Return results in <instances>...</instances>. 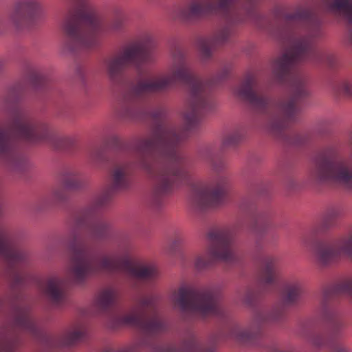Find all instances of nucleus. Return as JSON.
I'll return each mask as SVG.
<instances>
[{
    "label": "nucleus",
    "mask_w": 352,
    "mask_h": 352,
    "mask_svg": "<svg viewBox=\"0 0 352 352\" xmlns=\"http://www.w3.org/2000/svg\"><path fill=\"white\" fill-rule=\"evenodd\" d=\"M194 75L184 53L177 49L166 74L129 82L122 87L118 116L126 120L153 121L149 137L134 144L136 166L153 180L157 206L189 178L188 164L178 150L201 115L213 109L210 87Z\"/></svg>",
    "instance_id": "nucleus-1"
},
{
    "label": "nucleus",
    "mask_w": 352,
    "mask_h": 352,
    "mask_svg": "<svg viewBox=\"0 0 352 352\" xmlns=\"http://www.w3.org/2000/svg\"><path fill=\"white\" fill-rule=\"evenodd\" d=\"M281 23L274 34L283 42H289L290 47L274 60L272 69L277 82H288L292 97L274 102L263 91L256 76L252 74L247 75L234 88L233 92L248 102L255 111L267 114V127L275 136L290 144L303 145L309 142V133L287 134L285 131L289 123L296 120L299 111L297 100L309 95L307 78L296 69L295 66L310 63L333 67L336 58L333 54L316 48L315 39L321 35V21L310 8H298L294 13L285 14L281 19Z\"/></svg>",
    "instance_id": "nucleus-2"
},
{
    "label": "nucleus",
    "mask_w": 352,
    "mask_h": 352,
    "mask_svg": "<svg viewBox=\"0 0 352 352\" xmlns=\"http://www.w3.org/2000/svg\"><path fill=\"white\" fill-rule=\"evenodd\" d=\"M133 164L124 162L114 166L110 173L109 186L96 198L95 202L78 210L74 217L72 231L69 242L70 257L69 273L77 283H83L88 277L100 272L124 273L131 278L145 283H153L160 273L155 265L144 264L134 265L129 258V247H120L111 256L98 258L82 242L80 231L91 238L100 239L108 236L110 225L98 219L96 211L106 206L116 192L129 189L132 184Z\"/></svg>",
    "instance_id": "nucleus-3"
},
{
    "label": "nucleus",
    "mask_w": 352,
    "mask_h": 352,
    "mask_svg": "<svg viewBox=\"0 0 352 352\" xmlns=\"http://www.w3.org/2000/svg\"><path fill=\"white\" fill-rule=\"evenodd\" d=\"M304 292L302 280L297 277L288 279L283 285L280 293L281 302L274 304L268 311L256 310L247 328H243L236 324L230 325L223 333V338L244 345L255 344L262 335L263 325L283 320L286 307L297 305Z\"/></svg>",
    "instance_id": "nucleus-4"
},
{
    "label": "nucleus",
    "mask_w": 352,
    "mask_h": 352,
    "mask_svg": "<svg viewBox=\"0 0 352 352\" xmlns=\"http://www.w3.org/2000/svg\"><path fill=\"white\" fill-rule=\"evenodd\" d=\"M76 6L65 16L61 29L65 51L75 52L90 50L99 44L105 31L101 20L87 0H74Z\"/></svg>",
    "instance_id": "nucleus-5"
},
{
    "label": "nucleus",
    "mask_w": 352,
    "mask_h": 352,
    "mask_svg": "<svg viewBox=\"0 0 352 352\" xmlns=\"http://www.w3.org/2000/svg\"><path fill=\"white\" fill-rule=\"evenodd\" d=\"M341 215L340 208H329L322 214L319 226L303 238L304 244L313 248L316 259L321 266H329L343 258L352 261V232L333 241L315 240L318 232L336 227Z\"/></svg>",
    "instance_id": "nucleus-6"
},
{
    "label": "nucleus",
    "mask_w": 352,
    "mask_h": 352,
    "mask_svg": "<svg viewBox=\"0 0 352 352\" xmlns=\"http://www.w3.org/2000/svg\"><path fill=\"white\" fill-rule=\"evenodd\" d=\"M219 298V293L213 289H197L189 285L181 286L172 296L173 302L183 314L199 318L225 317L226 310Z\"/></svg>",
    "instance_id": "nucleus-7"
},
{
    "label": "nucleus",
    "mask_w": 352,
    "mask_h": 352,
    "mask_svg": "<svg viewBox=\"0 0 352 352\" xmlns=\"http://www.w3.org/2000/svg\"><path fill=\"white\" fill-rule=\"evenodd\" d=\"M152 38L144 34L125 45L119 52L104 60V66L110 80L115 85L122 82V74L129 66L138 69L144 64L154 61Z\"/></svg>",
    "instance_id": "nucleus-8"
},
{
    "label": "nucleus",
    "mask_w": 352,
    "mask_h": 352,
    "mask_svg": "<svg viewBox=\"0 0 352 352\" xmlns=\"http://www.w3.org/2000/svg\"><path fill=\"white\" fill-rule=\"evenodd\" d=\"M338 155L337 144L327 145L316 158L311 174L320 183L352 191V153L349 159H338Z\"/></svg>",
    "instance_id": "nucleus-9"
},
{
    "label": "nucleus",
    "mask_w": 352,
    "mask_h": 352,
    "mask_svg": "<svg viewBox=\"0 0 352 352\" xmlns=\"http://www.w3.org/2000/svg\"><path fill=\"white\" fill-rule=\"evenodd\" d=\"M156 300L153 296L139 298L135 300V307L130 312L115 317L113 325L135 327L145 339L153 338L165 332L167 324L157 312Z\"/></svg>",
    "instance_id": "nucleus-10"
},
{
    "label": "nucleus",
    "mask_w": 352,
    "mask_h": 352,
    "mask_svg": "<svg viewBox=\"0 0 352 352\" xmlns=\"http://www.w3.org/2000/svg\"><path fill=\"white\" fill-rule=\"evenodd\" d=\"M208 254H199L196 256L194 265L201 271L210 267L216 261L227 263L236 261L237 254L232 232L226 228H214L206 235Z\"/></svg>",
    "instance_id": "nucleus-11"
},
{
    "label": "nucleus",
    "mask_w": 352,
    "mask_h": 352,
    "mask_svg": "<svg viewBox=\"0 0 352 352\" xmlns=\"http://www.w3.org/2000/svg\"><path fill=\"white\" fill-rule=\"evenodd\" d=\"M0 257L3 260L6 271L14 288L25 284L29 278L25 268L29 264V254L12 239L8 228L0 223Z\"/></svg>",
    "instance_id": "nucleus-12"
},
{
    "label": "nucleus",
    "mask_w": 352,
    "mask_h": 352,
    "mask_svg": "<svg viewBox=\"0 0 352 352\" xmlns=\"http://www.w3.org/2000/svg\"><path fill=\"white\" fill-rule=\"evenodd\" d=\"M23 331L38 338L41 331L32 318L28 307L16 309L12 322L0 331V352H17L21 343L19 332Z\"/></svg>",
    "instance_id": "nucleus-13"
},
{
    "label": "nucleus",
    "mask_w": 352,
    "mask_h": 352,
    "mask_svg": "<svg viewBox=\"0 0 352 352\" xmlns=\"http://www.w3.org/2000/svg\"><path fill=\"white\" fill-rule=\"evenodd\" d=\"M340 294L352 299V277L341 280L332 287L324 289L317 309V314L327 324L329 337L333 341L340 336L344 328L343 322L330 302L333 296Z\"/></svg>",
    "instance_id": "nucleus-14"
},
{
    "label": "nucleus",
    "mask_w": 352,
    "mask_h": 352,
    "mask_svg": "<svg viewBox=\"0 0 352 352\" xmlns=\"http://www.w3.org/2000/svg\"><path fill=\"white\" fill-rule=\"evenodd\" d=\"M226 179L222 177L212 182L195 184L190 197L192 208L203 212L221 204L226 195Z\"/></svg>",
    "instance_id": "nucleus-15"
},
{
    "label": "nucleus",
    "mask_w": 352,
    "mask_h": 352,
    "mask_svg": "<svg viewBox=\"0 0 352 352\" xmlns=\"http://www.w3.org/2000/svg\"><path fill=\"white\" fill-rule=\"evenodd\" d=\"M149 345L146 340L135 342L119 349H109L105 352H138L142 345ZM153 352H214L215 346L210 344L205 346L200 343L197 338L191 335L182 342L179 345L176 344H156L151 346Z\"/></svg>",
    "instance_id": "nucleus-16"
},
{
    "label": "nucleus",
    "mask_w": 352,
    "mask_h": 352,
    "mask_svg": "<svg viewBox=\"0 0 352 352\" xmlns=\"http://www.w3.org/2000/svg\"><path fill=\"white\" fill-rule=\"evenodd\" d=\"M233 0H190L180 12L186 21H196L219 13L228 14Z\"/></svg>",
    "instance_id": "nucleus-17"
},
{
    "label": "nucleus",
    "mask_w": 352,
    "mask_h": 352,
    "mask_svg": "<svg viewBox=\"0 0 352 352\" xmlns=\"http://www.w3.org/2000/svg\"><path fill=\"white\" fill-rule=\"evenodd\" d=\"M36 0H18L8 14L9 22L16 28H22L32 19L37 10Z\"/></svg>",
    "instance_id": "nucleus-18"
},
{
    "label": "nucleus",
    "mask_w": 352,
    "mask_h": 352,
    "mask_svg": "<svg viewBox=\"0 0 352 352\" xmlns=\"http://www.w3.org/2000/svg\"><path fill=\"white\" fill-rule=\"evenodd\" d=\"M231 34V28L225 27L219 30L212 36L199 38L197 45L201 58L204 60L210 59L216 47L228 41Z\"/></svg>",
    "instance_id": "nucleus-19"
},
{
    "label": "nucleus",
    "mask_w": 352,
    "mask_h": 352,
    "mask_svg": "<svg viewBox=\"0 0 352 352\" xmlns=\"http://www.w3.org/2000/svg\"><path fill=\"white\" fill-rule=\"evenodd\" d=\"M47 300L55 306L61 305L66 298V280L58 276H52L41 285Z\"/></svg>",
    "instance_id": "nucleus-20"
},
{
    "label": "nucleus",
    "mask_w": 352,
    "mask_h": 352,
    "mask_svg": "<svg viewBox=\"0 0 352 352\" xmlns=\"http://www.w3.org/2000/svg\"><path fill=\"white\" fill-rule=\"evenodd\" d=\"M61 186L54 188L51 199L54 203H61L67 198V190L77 189L80 187L81 182L79 173L75 170H65L60 178Z\"/></svg>",
    "instance_id": "nucleus-21"
},
{
    "label": "nucleus",
    "mask_w": 352,
    "mask_h": 352,
    "mask_svg": "<svg viewBox=\"0 0 352 352\" xmlns=\"http://www.w3.org/2000/svg\"><path fill=\"white\" fill-rule=\"evenodd\" d=\"M320 3L325 12L344 19L352 27V0H320ZM349 38L352 43V28Z\"/></svg>",
    "instance_id": "nucleus-22"
},
{
    "label": "nucleus",
    "mask_w": 352,
    "mask_h": 352,
    "mask_svg": "<svg viewBox=\"0 0 352 352\" xmlns=\"http://www.w3.org/2000/svg\"><path fill=\"white\" fill-rule=\"evenodd\" d=\"M305 338L316 349L328 348L332 352H352L350 347L341 342H335L331 338L321 332L305 333Z\"/></svg>",
    "instance_id": "nucleus-23"
},
{
    "label": "nucleus",
    "mask_w": 352,
    "mask_h": 352,
    "mask_svg": "<svg viewBox=\"0 0 352 352\" xmlns=\"http://www.w3.org/2000/svg\"><path fill=\"white\" fill-rule=\"evenodd\" d=\"M278 274V261L274 256L265 257L262 263L260 284L265 289L268 291V287H274Z\"/></svg>",
    "instance_id": "nucleus-24"
},
{
    "label": "nucleus",
    "mask_w": 352,
    "mask_h": 352,
    "mask_svg": "<svg viewBox=\"0 0 352 352\" xmlns=\"http://www.w3.org/2000/svg\"><path fill=\"white\" fill-rule=\"evenodd\" d=\"M118 296V289L113 287H107L101 290L96 300V308L101 312H107L115 305Z\"/></svg>",
    "instance_id": "nucleus-25"
},
{
    "label": "nucleus",
    "mask_w": 352,
    "mask_h": 352,
    "mask_svg": "<svg viewBox=\"0 0 352 352\" xmlns=\"http://www.w3.org/2000/svg\"><path fill=\"white\" fill-rule=\"evenodd\" d=\"M85 336V331L82 326L80 325L75 329L67 331L61 338L60 345L72 346L82 341Z\"/></svg>",
    "instance_id": "nucleus-26"
},
{
    "label": "nucleus",
    "mask_w": 352,
    "mask_h": 352,
    "mask_svg": "<svg viewBox=\"0 0 352 352\" xmlns=\"http://www.w3.org/2000/svg\"><path fill=\"white\" fill-rule=\"evenodd\" d=\"M245 136L244 128H238L232 133L228 134L223 140L222 146L223 148L235 146L240 143Z\"/></svg>",
    "instance_id": "nucleus-27"
},
{
    "label": "nucleus",
    "mask_w": 352,
    "mask_h": 352,
    "mask_svg": "<svg viewBox=\"0 0 352 352\" xmlns=\"http://www.w3.org/2000/svg\"><path fill=\"white\" fill-rule=\"evenodd\" d=\"M271 226L270 218L268 215L261 214L255 219L252 226V232L257 234H264Z\"/></svg>",
    "instance_id": "nucleus-28"
},
{
    "label": "nucleus",
    "mask_w": 352,
    "mask_h": 352,
    "mask_svg": "<svg viewBox=\"0 0 352 352\" xmlns=\"http://www.w3.org/2000/svg\"><path fill=\"white\" fill-rule=\"evenodd\" d=\"M208 160L213 170L215 172H221L226 168V164L222 157L210 154L208 157Z\"/></svg>",
    "instance_id": "nucleus-29"
},
{
    "label": "nucleus",
    "mask_w": 352,
    "mask_h": 352,
    "mask_svg": "<svg viewBox=\"0 0 352 352\" xmlns=\"http://www.w3.org/2000/svg\"><path fill=\"white\" fill-rule=\"evenodd\" d=\"M89 157L94 163H102L105 160L104 151L102 148L94 147L89 151Z\"/></svg>",
    "instance_id": "nucleus-30"
},
{
    "label": "nucleus",
    "mask_w": 352,
    "mask_h": 352,
    "mask_svg": "<svg viewBox=\"0 0 352 352\" xmlns=\"http://www.w3.org/2000/svg\"><path fill=\"white\" fill-rule=\"evenodd\" d=\"M259 296L258 291L253 287H249L245 291L243 301L248 306H253Z\"/></svg>",
    "instance_id": "nucleus-31"
},
{
    "label": "nucleus",
    "mask_w": 352,
    "mask_h": 352,
    "mask_svg": "<svg viewBox=\"0 0 352 352\" xmlns=\"http://www.w3.org/2000/svg\"><path fill=\"white\" fill-rule=\"evenodd\" d=\"M125 23V16L122 14L116 16L108 25V29L112 32L121 30Z\"/></svg>",
    "instance_id": "nucleus-32"
},
{
    "label": "nucleus",
    "mask_w": 352,
    "mask_h": 352,
    "mask_svg": "<svg viewBox=\"0 0 352 352\" xmlns=\"http://www.w3.org/2000/svg\"><path fill=\"white\" fill-rule=\"evenodd\" d=\"M336 92L346 97L352 96V82L342 81L336 87Z\"/></svg>",
    "instance_id": "nucleus-33"
},
{
    "label": "nucleus",
    "mask_w": 352,
    "mask_h": 352,
    "mask_svg": "<svg viewBox=\"0 0 352 352\" xmlns=\"http://www.w3.org/2000/svg\"><path fill=\"white\" fill-rule=\"evenodd\" d=\"M30 80L31 83L36 87H42L46 82L45 77L39 72L33 70L30 75Z\"/></svg>",
    "instance_id": "nucleus-34"
},
{
    "label": "nucleus",
    "mask_w": 352,
    "mask_h": 352,
    "mask_svg": "<svg viewBox=\"0 0 352 352\" xmlns=\"http://www.w3.org/2000/svg\"><path fill=\"white\" fill-rule=\"evenodd\" d=\"M183 241L182 235L179 232H175L173 238L170 241V245L172 248H175L182 244Z\"/></svg>",
    "instance_id": "nucleus-35"
},
{
    "label": "nucleus",
    "mask_w": 352,
    "mask_h": 352,
    "mask_svg": "<svg viewBox=\"0 0 352 352\" xmlns=\"http://www.w3.org/2000/svg\"><path fill=\"white\" fill-rule=\"evenodd\" d=\"M241 208L244 211L251 212L253 208V204L250 199H245L241 203Z\"/></svg>",
    "instance_id": "nucleus-36"
},
{
    "label": "nucleus",
    "mask_w": 352,
    "mask_h": 352,
    "mask_svg": "<svg viewBox=\"0 0 352 352\" xmlns=\"http://www.w3.org/2000/svg\"><path fill=\"white\" fill-rule=\"evenodd\" d=\"M228 73H229V69H228V68H226V69H224V71L223 72V74H221V76H220V78H221V79L226 78V77H227V76L228 75Z\"/></svg>",
    "instance_id": "nucleus-37"
},
{
    "label": "nucleus",
    "mask_w": 352,
    "mask_h": 352,
    "mask_svg": "<svg viewBox=\"0 0 352 352\" xmlns=\"http://www.w3.org/2000/svg\"><path fill=\"white\" fill-rule=\"evenodd\" d=\"M5 66V61L2 59H0V73L3 69Z\"/></svg>",
    "instance_id": "nucleus-38"
}]
</instances>
